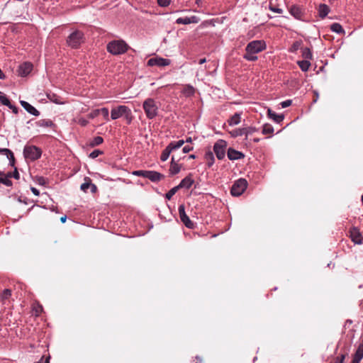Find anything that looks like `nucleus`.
<instances>
[{"mask_svg":"<svg viewBox=\"0 0 363 363\" xmlns=\"http://www.w3.org/2000/svg\"><path fill=\"white\" fill-rule=\"evenodd\" d=\"M189 158L194 159L195 158V155H189Z\"/></svg>","mask_w":363,"mask_h":363,"instance_id":"obj_64","label":"nucleus"},{"mask_svg":"<svg viewBox=\"0 0 363 363\" xmlns=\"http://www.w3.org/2000/svg\"><path fill=\"white\" fill-rule=\"evenodd\" d=\"M265 48V44L262 40H254L248 43L245 48L244 58L249 61H255L257 59V53Z\"/></svg>","mask_w":363,"mask_h":363,"instance_id":"obj_1","label":"nucleus"},{"mask_svg":"<svg viewBox=\"0 0 363 363\" xmlns=\"http://www.w3.org/2000/svg\"><path fill=\"white\" fill-rule=\"evenodd\" d=\"M21 105L28 111L29 113L35 116H38L40 115V112L32 105H30L29 103L25 101H20Z\"/></svg>","mask_w":363,"mask_h":363,"instance_id":"obj_16","label":"nucleus"},{"mask_svg":"<svg viewBox=\"0 0 363 363\" xmlns=\"http://www.w3.org/2000/svg\"><path fill=\"white\" fill-rule=\"evenodd\" d=\"M13 167H14V171L12 172V177H13L16 179H19L20 174L18 172V169L15 166Z\"/></svg>","mask_w":363,"mask_h":363,"instance_id":"obj_46","label":"nucleus"},{"mask_svg":"<svg viewBox=\"0 0 363 363\" xmlns=\"http://www.w3.org/2000/svg\"><path fill=\"white\" fill-rule=\"evenodd\" d=\"M147 170H136L133 172V174L138 177H147Z\"/></svg>","mask_w":363,"mask_h":363,"instance_id":"obj_38","label":"nucleus"},{"mask_svg":"<svg viewBox=\"0 0 363 363\" xmlns=\"http://www.w3.org/2000/svg\"><path fill=\"white\" fill-rule=\"evenodd\" d=\"M171 0H157V3L160 6L166 7L170 4Z\"/></svg>","mask_w":363,"mask_h":363,"instance_id":"obj_45","label":"nucleus"},{"mask_svg":"<svg viewBox=\"0 0 363 363\" xmlns=\"http://www.w3.org/2000/svg\"><path fill=\"white\" fill-rule=\"evenodd\" d=\"M274 12H276V13H281V9H278V8H274Z\"/></svg>","mask_w":363,"mask_h":363,"instance_id":"obj_57","label":"nucleus"},{"mask_svg":"<svg viewBox=\"0 0 363 363\" xmlns=\"http://www.w3.org/2000/svg\"><path fill=\"white\" fill-rule=\"evenodd\" d=\"M299 67L301 69L302 71L306 72L309 69L311 66V63L308 60H302L298 62Z\"/></svg>","mask_w":363,"mask_h":363,"instance_id":"obj_30","label":"nucleus"},{"mask_svg":"<svg viewBox=\"0 0 363 363\" xmlns=\"http://www.w3.org/2000/svg\"><path fill=\"white\" fill-rule=\"evenodd\" d=\"M128 45L122 40H113L107 45L108 52L114 55L125 53L128 50Z\"/></svg>","mask_w":363,"mask_h":363,"instance_id":"obj_4","label":"nucleus"},{"mask_svg":"<svg viewBox=\"0 0 363 363\" xmlns=\"http://www.w3.org/2000/svg\"><path fill=\"white\" fill-rule=\"evenodd\" d=\"M0 101L4 106L10 105V101L6 95H0Z\"/></svg>","mask_w":363,"mask_h":363,"instance_id":"obj_42","label":"nucleus"},{"mask_svg":"<svg viewBox=\"0 0 363 363\" xmlns=\"http://www.w3.org/2000/svg\"><path fill=\"white\" fill-rule=\"evenodd\" d=\"M193 150V147H191V146H189V145H186L183 147V152L184 153H187L189 152H190L191 150Z\"/></svg>","mask_w":363,"mask_h":363,"instance_id":"obj_50","label":"nucleus"},{"mask_svg":"<svg viewBox=\"0 0 363 363\" xmlns=\"http://www.w3.org/2000/svg\"><path fill=\"white\" fill-rule=\"evenodd\" d=\"M291 102H292L291 100H286V101L281 102L280 104V105L281 106V108H286V107L291 106Z\"/></svg>","mask_w":363,"mask_h":363,"instance_id":"obj_48","label":"nucleus"},{"mask_svg":"<svg viewBox=\"0 0 363 363\" xmlns=\"http://www.w3.org/2000/svg\"><path fill=\"white\" fill-rule=\"evenodd\" d=\"M181 166L175 162L174 157H172V162L169 167V173L172 175L177 174L180 172Z\"/></svg>","mask_w":363,"mask_h":363,"instance_id":"obj_20","label":"nucleus"},{"mask_svg":"<svg viewBox=\"0 0 363 363\" xmlns=\"http://www.w3.org/2000/svg\"><path fill=\"white\" fill-rule=\"evenodd\" d=\"M303 56L306 59H311L312 58V53L309 48H304L303 50Z\"/></svg>","mask_w":363,"mask_h":363,"instance_id":"obj_39","label":"nucleus"},{"mask_svg":"<svg viewBox=\"0 0 363 363\" xmlns=\"http://www.w3.org/2000/svg\"><path fill=\"white\" fill-rule=\"evenodd\" d=\"M34 310L35 311L36 315H38L40 313H41V311H43V308L41 306H38L36 308H34Z\"/></svg>","mask_w":363,"mask_h":363,"instance_id":"obj_51","label":"nucleus"},{"mask_svg":"<svg viewBox=\"0 0 363 363\" xmlns=\"http://www.w3.org/2000/svg\"><path fill=\"white\" fill-rule=\"evenodd\" d=\"M350 238L352 241L355 244H362V236L359 232V230L356 227H352L350 228Z\"/></svg>","mask_w":363,"mask_h":363,"instance_id":"obj_11","label":"nucleus"},{"mask_svg":"<svg viewBox=\"0 0 363 363\" xmlns=\"http://www.w3.org/2000/svg\"><path fill=\"white\" fill-rule=\"evenodd\" d=\"M227 155L228 159L230 160H240L245 157V155L242 152L235 150L233 148H229Z\"/></svg>","mask_w":363,"mask_h":363,"instance_id":"obj_13","label":"nucleus"},{"mask_svg":"<svg viewBox=\"0 0 363 363\" xmlns=\"http://www.w3.org/2000/svg\"><path fill=\"white\" fill-rule=\"evenodd\" d=\"M247 187V182L245 179H240L235 182L230 190V193L234 196H239L242 194Z\"/></svg>","mask_w":363,"mask_h":363,"instance_id":"obj_7","label":"nucleus"},{"mask_svg":"<svg viewBox=\"0 0 363 363\" xmlns=\"http://www.w3.org/2000/svg\"><path fill=\"white\" fill-rule=\"evenodd\" d=\"M0 183L6 186H11L13 185L12 182L10 179H8V178L5 177V173L1 171H0Z\"/></svg>","mask_w":363,"mask_h":363,"instance_id":"obj_25","label":"nucleus"},{"mask_svg":"<svg viewBox=\"0 0 363 363\" xmlns=\"http://www.w3.org/2000/svg\"><path fill=\"white\" fill-rule=\"evenodd\" d=\"M196 359L198 360L199 362L201 363L203 362V359L201 357L196 356Z\"/></svg>","mask_w":363,"mask_h":363,"instance_id":"obj_60","label":"nucleus"},{"mask_svg":"<svg viewBox=\"0 0 363 363\" xmlns=\"http://www.w3.org/2000/svg\"><path fill=\"white\" fill-rule=\"evenodd\" d=\"M330 8L326 4H320L318 7V15L321 18H324L329 13Z\"/></svg>","mask_w":363,"mask_h":363,"instance_id":"obj_21","label":"nucleus"},{"mask_svg":"<svg viewBox=\"0 0 363 363\" xmlns=\"http://www.w3.org/2000/svg\"><path fill=\"white\" fill-rule=\"evenodd\" d=\"M267 112L269 118H272V111L270 108H269Z\"/></svg>","mask_w":363,"mask_h":363,"instance_id":"obj_59","label":"nucleus"},{"mask_svg":"<svg viewBox=\"0 0 363 363\" xmlns=\"http://www.w3.org/2000/svg\"><path fill=\"white\" fill-rule=\"evenodd\" d=\"M121 117H124L127 123H130L133 120V115L130 108L127 106L121 105L111 109V118L112 120H116Z\"/></svg>","mask_w":363,"mask_h":363,"instance_id":"obj_3","label":"nucleus"},{"mask_svg":"<svg viewBox=\"0 0 363 363\" xmlns=\"http://www.w3.org/2000/svg\"><path fill=\"white\" fill-rule=\"evenodd\" d=\"M30 190H31V191L33 192V194H35V196H39L40 191H39L38 189H37L35 187H31Z\"/></svg>","mask_w":363,"mask_h":363,"instance_id":"obj_53","label":"nucleus"},{"mask_svg":"<svg viewBox=\"0 0 363 363\" xmlns=\"http://www.w3.org/2000/svg\"><path fill=\"white\" fill-rule=\"evenodd\" d=\"M151 182H157L164 178V175L155 171H147V177Z\"/></svg>","mask_w":363,"mask_h":363,"instance_id":"obj_18","label":"nucleus"},{"mask_svg":"<svg viewBox=\"0 0 363 363\" xmlns=\"http://www.w3.org/2000/svg\"><path fill=\"white\" fill-rule=\"evenodd\" d=\"M291 14L297 19H301L302 16L301 9L296 6H292L290 9Z\"/></svg>","mask_w":363,"mask_h":363,"instance_id":"obj_22","label":"nucleus"},{"mask_svg":"<svg viewBox=\"0 0 363 363\" xmlns=\"http://www.w3.org/2000/svg\"><path fill=\"white\" fill-rule=\"evenodd\" d=\"M194 184V179L191 176H187L184 179H183L180 184L178 185L179 189L186 188L189 189L192 184Z\"/></svg>","mask_w":363,"mask_h":363,"instance_id":"obj_19","label":"nucleus"},{"mask_svg":"<svg viewBox=\"0 0 363 363\" xmlns=\"http://www.w3.org/2000/svg\"><path fill=\"white\" fill-rule=\"evenodd\" d=\"M330 29L337 33L342 34L345 33L344 29L340 23H334L330 26Z\"/></svg>","mask_w":363,"mask_h":363,"instance_id":"obj_28","label":"nucleus"},{"mask_svg":"<svg viewBox=\"0 0 363 363\" xmlns=\"http://www.w3.org/2000/svg\"><path fill=\"white\" fill-rule=\"evenodd\" d=\"M284 119V115L282 114H276L274 113V121L276 123H280Z\"/></svg>","mask_w":363,"mask_h":363,"instance_id":"obj_43","label":"nucleus"},{"mask_svg":"<svg viewBox=\"0 0 363 363\" xmlns=\"http://www.w3.org/2000/svg\"><path fill=\"white\" fill-rule=\"evenodd\" d=\"M11 296V291L10 289H4L0 295L1 301L5 303L6 301L9 300Z\"/></svg>","mask_w":363,"mask_h":363,"instance_id":"obj_24","label":"nucleus"},{"mask_svg":"<svg viewBox=\"0 0 363 363\" xmlns=\"http://www.w3.org/2000/svg\"><path fill=\"white\" fill-rule=\"evenodd\" d=\"M171 150L169 148L168 146L166 147V148L162 151L160 159L162 161L164 162L166 161L168 157H169V155L171 153Z\"/></svg>","mask_w":363,"mask_h":363,"instance_id":"obj_32","label":"nucleus"},{"mask_svg":"<svg viewBox=\"0 0 363 363\" xmlns=\"http://www.w3.org/2000/svg\"><path fill=\"white\" fill-rule=\"evenodd\" d=\"M102 154H103L102 151H101L99 150H95L89 154V157L91 159H95Z\"/></svg>","mask_w":363,"mask_h":363,"instance_id":"obj_40","label":"nucleus"},{"mask_svg":"<svg viewBox=\"0 0 363 363\" xmlns=\"http://www.w3.org/2000/svg\"><path fill=\"white\" fill-rule=\"evenodd\" d=\"M269 9L272 11V4L270 0H269Z\"/></svg>","mask_w":363,"mask_h":363,"instance_id":"obj_62","label":"nucleus"},{"mask_svg":"<svg viewBox=\"0 0 363 363\" xmlns=\"http://www.w3.org/2000/svg\"><path fill=\"white\" fill-rule=\"evenodd\" d=\"M66 216H63L60 218L62 223H65L66 221Z\"/></svg>","mask_w":363,"mask_h":363,"instance_id":"obj_61","label":"nucleus"},{"mask_svg":"<svg viewBox=\"0 0 363 363\" xmlns=\"http://www.w3.org/2000/svg\"><path fill=\"white\" fill-rule=\"evenodd\" d=\"M199 22V18L195 16H191V17H185V18H179L176 20V23L177 24H190V23H197Z\"/></svg>","mask_w":363,"mask_h":363,"instance_id":"obj_15","label":"nucleus"},{"mask_svg":"<svg viewBox=\"0 0 363 363\" xmlns=\"http://www.w3.org/2000/svg\"><path fill=\"white\" fill-rule=\"evenodd\" d=\"M73 122L80 125L82 127L86 126L89 123V121L82 117H77L74 118Z\"/></svg>","mask_w":363,"mask_h":363,"instance_id":"obj_31","label":"nucleus"},{"mask_svg":"<svg viewBox=\"0 0 363 363\" xmlns=\"http://www.w3.org/2000/svg\"><path fill=\"white\" fill-rule=\"evenodd\" d=\"M363 358V341L359 343L353 356L352 363H359Z\"/></svg>","mask_w":363,"mask_h":363,"instance_id":"obj_14","label":"nucleus"},{"mask_svg":"<svg viewBox=\"0 0 363 363\" xmlns=\"http://www.w3.org/2000/svg\"><path fill=\"white\" fill-rule=\"evenodd\" d=\"M143 108L146 118L152 120L158 116L160 103L153 98H147L143 103Z\"/></svg>","mask_w":363,"mask_h":363,"instance_id":"obj_2","label":"nucleus"},{"mask_svg":"<svg viewBox=\"0 0 363 363\" xmlns=\"http://www.w3.org/2000/svg\"><path fill=\"white\" fill-rule=\"evenodd\" d=\"M5 177H6L8 178V179H10V178L12 177V172H8V173L5 174Z\"/></svg>","mask_w":363,"mask_h":363,"instance_id":"obj_55","label":"nucleus"},{"mask_svg":"<svg viewBox=\"0 0 363 363\" xmlns=\"http://www.w3.org/2000/svg\"><path fill=\"white\" fill-rule=\"evenodd\" d=\"M230 135L235 138V137H238V136H240V135H242L243 134H245L246 133V129L245 128H242V129H235L232 131L230 132Z\"/></svg>","mask_w":363,"mask_h":363,"instance_id":"obj_34","label":"nucleus"},{"mask_svg":"<svg viewBox=\"0 0 363 363\" xmlns=\"http://www.w3.org/2000/svg\"><path fill=\"white\" fill-rule=\"evenodd\" d=\"M14 113H18V108L10 103V105H6Z\"/></svg>","mask_w":363,"mask_h":363,"instance_id":"obj_49","label":"nucleus"},{"mask_svg":"<svg viewBox=\"0 0 363 363\" xmlns=\"http://www.w3.org/2000/svg\"><path fill=\"white\" fill-rule=\"evenodd\" d=\"M33 69V65L30 62H24L18 67V72L21 77L27 76Z\"/></svg>","mask_w":363,"mask_h":363,"instance_id":"obj_12","label":"nucleus"},{"mask_svg":"<svg viewBox=\"0 0 363 363\" xmlns=\"http://www.w3.org/2000/svg\"><path fill=\"white\" fill-rule=\"evenodd\" d=\"M179 189L178 186L173 187L165 194V198L170 200Z\"/></svg>","mask_w":363,"mask_h":363,"instance_id":"obj_35","label":"nucleus"},{"mask_svg":"<svg viewBox=\"0 0 363 363\" xmlns=\"http://www.w3.org/2000/svg\"><path fill=\"white\" fill-rule=\"evenodd\" d=\"M206 58H202V59H201V60H199V63L200 65H202V64H203L204 62H206Z\"/></svg>","mask_w":363,"mask_h":363,"instance_id":"obj_58","label":"nucleus"},{"mask_svg":"<svg viewBox=\"0 0 363 363\" xmlns=\"http://www.w3.org/2000/svg\"><path fill=\"white\" fill-rule=\"evenodd\" d=\"M186 91L188 93V94H193L194 92V89L192 86H189L186 89Z\"/></svg>","mask_w":363,"mask_h":363,"instance_id":"obj_52","label":"nucleus"},{"mask_svg":"<svg viewBox=\"0 0 363 363\" xmlns=\"http://www.w3.org/2000/svg\"><path fill=\"white\" fill-rule=\"evenodd\" d=\"M171 63L170 60L162 58L160 57H155L150 58L147 61L148 66H157V67H165L169 65Z\"/></svg>","mask_w":363,"mask_h":363,"instance_id":"obj_10","label":"nucleus"},{"mask_svg":"<svg viewBox=\"0 0 363 363\" xmlns=\"http://www.w3.org/2000/svg\"><path fill=\"white\" fill-rule=\"evenodd\" d=\"M192 140H191V138H188L186 140V143H191Z\"/></svg>","mask_w":363,"mask_h":363,"instance_id":"obj_63","label":"nucleus"},{"mask_svg":"<svg viewBox=\"0 0 363 363\" xmlns=\"http://www.w3.org/2000/svg\"><path fill=\"white\" fill-rule=\"evenodd\" d=\"M240 114L236 113L230 118L228 123L230 125H238L240 123Z\"/></svg>","mask_w":363,"mask_h":363,"instance_id":"obj_23","label":"nucleus"},{"mask_svg":"<svg viewBox=\"0 0 363 363\" xmlns=\"http://www.w3.org/2000/svg\"><path fill=\"white\" fill-rule=\"evenodd\" d=\"M179 215L181 219V221L184 224V225L189 228L193 229L194 228V223L190 220L189 216L186 214L184 205L182 204L179 206Z\"/></svg>","mask_w":363,"mask_h":363,"instance_id":"obj_9","label":"nucleus"},{"mask_svg":"<svg viewBox=\"0 0 363 363\" xmlns=\"http://www.w3.org/2000/svg\"><path fill=\"white\" fill-rule=\"evenodd\" d=\"M0 153L6 155L9 160V164L11 167H14L16 161L13 153L11 150L7 148H0Z\"/></svg>","mask_w":363,"mask_h":363,"instance_id":"obj_17","label":"nucleus"},{"mask_svg":"<svg viewBox=\"0 0 363 363\" xmlns=\"http://www.w3.org/2000/svg\"><path fill=\"white\" fill-rule=\"evenodd\" d=\"M345 359V354H342L340 357H337L335 359V363H344Z\"/></svg>","mask_w":363,"mask_h":363,"instance_id":"obj_47","label":"nucleus"},{"mask_svg":"<svg viewBox=\"0 0 363 363\" xmlns=\"http://www.w3.org/2000/svg\"><path fill=\"white\" fill-rule=\"evenodd\" d=\"M5 78V74L3 73V72L1 71V69H0V79H3Z\"/></svg>","mask_w":363,"mask_h":363,"instance_id":"obj_56","label":"nucleus"},{"mask_svg":"<svg viewBox=\"0 0 363 363\" xmlns=\"http://www.w3.org/2000/svg\"><path fill=\"white\" fill-rule=\"evenodd\" d=\"M91 180L89 177H85L84 182L81 185L80 189L82 191L86 192L89 188H91Z\"/></svg>","mask_w":363,"mask_h":363,"instance_id":"obj_29","label":"nucleus"},{"mask_svg":"<svg viewBox=\"0 0 363 363\" xmlns=\"http://www.w3.org/2000/svg\"><path fill=\"white\" fill-rule=\"evenodd\" d=\"M262 133L263 135H267V138H270L272 133V126L270 124H264L262 127Z\"/></svg>","mask_w":363,"mask_h":363,"instance_id":"obj_26","label":"nucleus"},{"mask_svg":"<svg viewBox=\"0 0 363 363\" xmlns=\"http://www.w3.org/2000/svg\"><path fill=\"white\" fill-rule=\"evenodd\" d=\"M38 125L43 126V127H51L53 125V123L50 120L43 119L39 121L37 123Z\"/></svg>","mask_w":363,"mask_h":363,"instance_id":"obj_36","label":"nucleus"},{"mask_svg":"<svg viewBox=\"0 0 363 363\" xmlns=\"http://www.w3.org/2000/svg\"><path fill=\"white\" fill-rule=\"evenodd\" d=\"M184 140H180L177 142H172L167 146L171 150V151H172L174 150L179 149V147H181L184 145Z\"/></svg>","mask_w":363,"mask_h":363,"instance_id":"obj_27","label":"nucleus"},{"mask_svg":"<svg viewBox=\"0 0 363 363\" xmlns=\"http://www.w3.org/2000/svg\"><path fill=\"white\" fill-rule=\"evenodd\" d=\"M99 115V109H95L94 111H92L89 115H88V118H91V119H93L96 117H97Z\"/></svg>","mask_w":363,"mask_h":363,"instance_id":"obj_44","label":"nucleus"},{"mask_svg":"<svg viewBox=\"0 0 363 363\" xmlns=\"http://www.w3.org/2000/svg\"><path fill=\"white\" fill-rule=\"evenodd\" d=\"M42 151L35 145H26L23 149V155L26 160L35 161L40 157Z\"/></svg>","mask_w":363,"mask_h":363,"instance_id":"obj_6","label":"nucleus"},{"mask_svg":"<svg viewBox=\"0 0 363 363\" xmlns=\"http://www.w3.org/2000/svg\"><path fill=\"white\" fill-rule=\"evenodd\" d=\"M84 41V33L79 30L72 32L67 39V45L72 48H77Z\"/></svg>","mask_w":363,"mask_h":363,"instance_id":"obj_5","label":"nucleus"},{"mask_svg":"<svg viewBox=\"0 0 363 363\" xmlns=\"http://www.w3.org/2000/svg\"><path fill=\"white\" fill-rule=\"evenodd\" d=\"M99 114L101 113L104 116V118L108 121L109 114L108 109L107 108H102L99 109Z\"/></svg>","mask_w":363,"mask_h":363,"instance_id":"obj_41","label":"nucleus"},{"mask_svg":"<svg viewBox=\"0 0 363 363\" xmlns=\"http://www.w3.org/2000/svg\"><path fill=\"white\" fill-rule=\"evenodd\" d=\"M205 159L208 162V167H211L213 165V164L214 162V157H213V154L211 152L209 151L205 154Z\"/></svg>","mask_w":363,"mask_h":363,"instance_id":"obj_33","label":"nucleus"},{"mask_svg":"<svg viewBox=\"0 0 363 363\" xmlns=\"http://www.w3.org/2000/svg\"><path fill=\"white\" fill-rule=\"evenodd\" d=\"M103 141H104V139L102 137L96 136L93 138V140L90 143V145L92 147L96 146V145H101L103 143Z\"/></svg>","mask_w":363,"mask_h":363,"instance_id":"obj_37","label":"nucleus"},{"mask_svg":"<svg viewBox=\"0 0 363 363\" xmlns=\"http://www.w3.org/2000/svg\"><path fill=\"white\" fill-rule=\"evenodd\" d=\"M96 189H97L96 186L95 184H91V192H93V193L96 192Z\"/></svg>","mask_w":363,"mask_h":363,"instance_id":"obj_54","label":"nucleus"},{"mask_svg":"<svg viewBox=\"0 0 363 363\" xmlns=\"http://www.w3.org/2000/svg\"><path fill=\"white\" fill-rule=\"evenodd\" d=\"M227 143L223 140H218L213 145V151L218 160H222L225 155Z\"/></svg>","mask_w":363,"mask_h":363,"instance_id":"obj_8","label":"nucleus"}]
</instances>
